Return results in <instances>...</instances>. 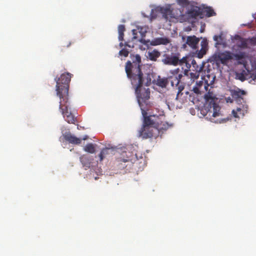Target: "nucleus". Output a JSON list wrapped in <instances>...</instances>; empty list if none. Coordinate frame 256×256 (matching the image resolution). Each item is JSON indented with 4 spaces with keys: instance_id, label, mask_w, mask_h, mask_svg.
Returning <instances> with one entry per match:
<instances>
[{
    "instance_id": "obj_35",
    "label": "nucleus",
    "mask_w": 256,
    "mask_h": 256,
    "mask_svg": "<svg viewBox=\"0 0 256 256\" xmlns=\"http://www.w3.org/2000/svg\"><path fill=\"white\" fill-rule=\"evenodd\" d=\"M118 32L120 33H124V32L125 31V26L123 24H120L118 26Z\"/></svg>"
},
{
    "instance_id": "obj_21",
    "label": "nucleus",
    "mask_w": 256,
    "mask_h": 256,
    "mask_svg": "<svg viewBox=\"0 0 256 256\" xmlns=\"http://www.w3.org/2000/svg\"><path fill=\"white\" fill-rule=\"evenodd\" d=\"M202 13L200 8L198 7L192 8L189 12V14L192 17L199 16Z\"/></svg>"
},
{
    "instance_id": "obj_39",
    "label": "nucleus",
    "mask_w": 256,
    "mask_h": 256,
    "mask_svg": "<svg viewBox=\"0 0 256 256\" xmlns=\"http://www.w3.org/2000/svg\"><path fill=\"white\" fill-rule=\"evenodd\" d=\"M70 44H71V42H69L68 44H66V46L68 47L70 46Z\"/></svg>"
},
{
    "instance_id": "obj_36",
    "label": "nucleus",
    "mask_w": 256,
    "mask_h": 256,
    "mask_svg": "<svg viewBox=\"0 0 256 256\" xmlns=\"http://www.w3.org/2000/svg\"><path fill=\"white\" fill-rule=\"evenodd\" d=\"M124 33L118 32V40L122 41L124 40Z\"/></svg>"
},
{
    "instance_id": "obj_42",
    "label": "nucleus",
    "mask_w": 256,
    "mask_h": 256,
    "mask_svg": "<svg viewBox=\"0 0 256 256\" xmlns=\"http://www.w3.org/2000/svg\"><path fill=\"white\" fill-rule=\"evenodd\" d=\"M126 46H128V47H130V45H128V44H126Z\"/></svg>"
},
{
    "instance_id": "obj_31",
    "label": "nucleus",
    "mask_w": 256,
    "mask_h": 256,
    "mask_svg": "<svg viewBox=\"0 0 256 256\" xmlns=\"http://www.w3.org/2000/svg\"><path fill=\"white\" fill-rule=\"evenodd\" d=\"M129 54V51L126 48H122L119 52V55L126 57Z\"/></svg>"
},
{
    "instance_id": "obj_5",
    "label": "nucleus",
    "mask_w": 256,
    "mask_h": 256,
    "mask_svg": "<svg viewBox=\"0 0 256 256\" xmlns=\"http://www.w3.org/2000/svg\"><path fill=\"white\" fill-rule=\"evenodd\" d=\"M59 109L60 110L65 120L69 124H74L76 118L70 112L68 111V98L66 100L60 99Z\"/></svg>"
},
{
    "instance_id": "obj_43",
    "label": "nucleus",
    "mask_w": 256,
    "mask_h": 256,
    "mask_svg": "<svg viewBox=\"0 0 256 256\" xmlns=\"http://www.w3.org/2000/svg\"><path fill=\"white\" fill-rule=\"evenodd\" d=\"M133 34H135V30H133Z\"/></svg>"
},
{
    "instance_id": "obj_20",
    "label": "nucleus",
    "mask_w": 256,
    "mask_h": 256,
    "mask_svg": "<svg viewBox=\"0 0 256 256\" xmlns=\"http://www.w3.org/2000/svg\"><path fill=\"white\" fill-rule=\"evenodd\" d=\"M160 56V52L157 50H154L152 51H149L148 53V58L152 61L156 62L158 58Z\"/></svg>"
},
{
    "instance_id": "obj_15",
    "label": "nucleus",
    "mask_w": 256,
    "mask_h": 256,
    "mask_svg": "<svg viewBox=\"0 0 256 256\" xmlns=\"http://www.w3.org/2000/svg\"><path fill=\"white\" fill-rule=\"evenodd\" d=\"M172 79V76H170L168 78H161L160 76H158L156 81V84L158 86L161 87L162 88H165L168 84L169 80Z\"/></svg>"
},
{
    "instance_id": "obj_9",
    "label": "nucleus",
    "mask_w": 256,
    "mask_h": 256,
    "mask_svg": "<svg viewBox=\"0 0 256 256\" xmlns=\"http://www.w3.org/2000/svg\"><path fill=\"white\" fill-rule=\"evenodd\" d=\"M235 44L234 46L242 50L248 48V44L246 38H242L241 36L236 34L232 39Z\"/></svg>"
},
{
    "instance_id": "obj_17",
    "label": "nucleus",
    "mask_w": 256,
    "mask_h": 256,
    "mask_svg": "<svg viewBox=\"0 0 256 256\" xmlns=\"http://www.w3.org/2000/svg\"><path fill=\"white\" fill-rule=\"evenodd\" d=\"M160 12L162 14V17L166 20H168L174 17L172 12L170 8H161Z\"/></svg>"
},
{
    "instance_id": "obj_33",
    "label": "nucleus",
    "mask_w": 256,
    "mask_h": 256,
    "mask_svg": "<svg viewBox=\"0 0 256 256\" xmlns=\"http://www.w3.org/2000/svg\"><path fill=\"white\" fill-rule=\"evenodd\" d=\"M177 2L180 5H186L188 4V0H177Z\"/></svg>"
},
{
    "instance_id": "obj_37",
    "label": "nucleus",
    "mask_w": 256,
    "mask_h": 256,
    "mask_svg": "<svg viewBox=\"0 0 256 256\" xmlns=\"http://www.w3.org/2000/svg\"><path fill=\"white\" fill-rule=\"evenodd\" d=\"M218 36H214V40H215V41H217V40H218Z\"/></svg>"
},
{
    "instance_id": "obj_8",
    "label": "nucleus",
    "mask_w": 256,
    "mask_h": 256,
    "mask_svg": "<svg viewBox=\"0 0 256 256\" xmlns=\"http://www.w3.org/2000/svg\"><path fill=\"white\" fill-rule=\"evenodd\" d=\"M178 54L166 53L162 54L161 61L165 65L176 66L178 61Z\"/></svg>"
},
{
    "instance_id": "obj_11",
    "label": "nucleus",
    "mask_w": 256,
    "mask_h": 256,
    "mask_svg": "<svg viewBox=\"0 0 256 256\" xmlns=\"http://www.w3.org/2000/svg\"><path fill=\"white\" fill-rule=\"evenodd\" d=\"M248 106L246 104H242L237 107L236 110H233L232 113L235 118L244 117L248 112Z\"/></svg>"
},
{
    "instance_id": "obj_23",
    "label": "nucleus",
    "mask_w": 256,
    "mask_h": 256,
    "mask_svg": "<svg viewBox=\"0 0 256 256\" xmlns=\"http://www.w3.org/2000/svg\"><path fill=\"white\" fill-rule=\"evenodd\" d=\"M192 68H194L193 70L200 72L204 68V65L198 66L196 61L193 60L192 62Z\"/></svg>"
},
{
    "instance_id": "obj_14",
    "label": "nucleus",
    "mask_w": 256,
    "mask_h": 256,
    "mask_svg": "<svg viewBox=\"0 0 256 256\" xmlns=\"http://www.w3.org/2000/svg\"><path fill=\"white\" fill-rule=\"evenodd\" d=\"M64 138L69 143L72 144H80L81 143V139L76 137L74 135L71 134L70 132H66L64 135Z\"/></svg>"
},
{
    "instance_id": "obj_16",
    "label": "nucleus",
    "mask_w": 256,
    "mask_h": 256,
    "mask_svg": "<svg viewBox=\"0 0 256 256\" xmlns=\"http://www.w3.org/2000/svg\"><path fill=\"white\" fill-rule=\"evenodd\" d=\"M170 40L166 37L156 38L153 40L152 44L154 46L160 44L166 45L170 42Z\"/></svg>"
},
{
    "instance_id": "obj_22",
    "label": "nucleus",
    "mask_w": 256,
    "mask_h": 256,
    "mask_svg": "<svg viewBox=\"0 0 256 256\" xmlns=\"http://www.w3.org/2000/svg\"><path fill=\"white\" fill-rule=\"evenodd\" d=\"M182 76V74H178L174 78V80H170L172 86H174V84L176 86H178V84H179ZM172 78H173V77H172Z\"/></svg>"
},
{
    "instance_id": "obj_26",
    "label": "nucleus",
    "mask_w": 256,
    "mask_h": 256,
    "mask_svg": "<svg viewBox=\"0 0 256 256\" xmlns=\"http://www.w3.org/2000/svg\"><path fill=\"white\" fill-rule=\"evenodd\" d=\"M204 12L206 14V15L208 17H210L216 15V12H214V10L210 7L206 8L205 9Z\"/></svg>"
},
{
    "instance_id": "obj_38",
    "label": "nucleus",
    "mask_w": 256,
    "mask_h": 256,
    "mask_svg": "<svg viewBox=\"0 0 256 256\" xmlns=\"http://www.w3.org/2000/svg\"><path fill=\"white\" fill-rule=\"evenodd\" d=\"M120 161L124 162H128V160H126V159H122V160H120Z\"/></svg>"
},
{
    "instance_id": "obj_40",
    "label": "nucleus",
    "mask_w": 256,
    "mask_h": 256,
    "mask_svg": "<svg viewBox=\"0 0 256 256\" xmlns=\"http://www.w3.org/2000/svg\"><path fill=\"white\" fill-rule=\"evenodd\" d=\"M240 92V94H245V92H244V90L241 91Z\"/></svg>"
},
{
    "instance_id": "obj_1",
    "label": "nucleus",
    "mask_w": 256,
    "mask_h": 256,
    "mask_svg": "<svg viewBox=\"0 0 256 256\" xmlns=\"http://www.w3.org/2000/svg\"><path fill=\"white\" fill-rule=\"evenodd\" d=\"M130 60L126 63L125 71L127 77L135 88L136 94L141 110L151 108L152 104L150 101V88H142L145 76L142 71V66L141 56L138 54H130Z\"/></svg>"
},
{
    "instance_id": "obj_2",
    "label": "nucleus",
    "mask_w": 256,
    "mask_h": 256,
    "mask_svg": "<svg viewBox=\"0 0 256 256\" xmlns=\"http://www.w3.org/2000/svg\"><path fill=\"white\" fill-rule=\"evenodd\" d=\"M210 86L209 84L206 81L200 80L197 82L196 85L193 87L192 91L196 94H201L205 92L208 91V93L204 94V98L206 100V116L209 118L212 122H221V121L215 120V118L221 116L220 112V107L218 104V98L214 94L213 92L210 91V88L208 90Z\"/></svg>"
},
{
    "instance_id": "obj_7",
    "label": "nucleus",
    "mask_w": 256,
    "mask_h": 256,
    "mask_svg": "<svg viewBox=\"0 0 256 256\" xmlns=\"http://www.w3.org/2000/svg\"><path fill=\"white\" fill-rule=\"evenodd\" d=\"M159 130L156 127H142L138 131V136L145 139L156 138L158 135Z\"/></svg>"
},
{
    "instance_id": "obj_10",
    "label": "nucleus",
    "mask_w": 256,
    "mask_h": 256,
    "mask_svg": "<svg viewBox=\"0 0 256 256\" xmlns=\"http://www.w3.org/2000/svg\"><path fill=\"white\" fill-rule=\"evenodd\" d=\"M247 73L246 72L244 74H241L240 76L239 79L242 81H244L246 80V77L248 78H251L250 82L253 84H256V67L252 68L251 70H247Z\"/></svg>"
},
{
    "instance_id": "obj_24",
    "label": "nucleus",
    "mask_w": 256,
    "mask_h": 256,
    "mask_svg": "<svg viewBox=\"0 0 256 256\" xmlns=\"http://www.w3.org/2000/svg\"><path fill=\"white\" fill-rule=\"evenodd\" d=\"M84 150L90 154H94L95 152V147L92 144H88L85 146Z\"/></svg>"
},
{
    "instance_id": "obj_18",
    "label": "nucleus",
    "mask_w": 256,
    "mask_h": 256,
    "mask_svg": "<svg viewBox=\"0 0 256 256\" xmlns=\"http://www.w3.org/2000/svg\"><path fill=\"white\" fill-rule=\"evenodd\" d=\"M114 149L112 148H103L98 155L100 161L102 162L103 160L110 154H113Z\"/></svg>"
},
{
    "instance_id": "obj_4",
    "label": "nucleus",
    "mask_w": 256,
    "mask_h": 256,
    "mask_svg": "<svg viewBox=\"0 0 256 256\" xmlns=\"http://www.w3.org/2000/svg\"><path fill=\"white\" fill-rule=\"evenodd\" d=\"M150 109L146 108L144 110H141L144 118L142 127H156L159 129H163L164 128L160 126L159 122L157 120L159 118L158 116L154 115L147 116V112Z\"/></svg>"
},
{
    "instance_id": "obj_19",
    "label": "nucleus",
    "mask_w": 256,
    "mask_h": 256,
    "mask_svg": "<svg viewBox=\"0 0 256 256\" xmlns=\"http://www.w3.org/2000/svg\"><path fill=\"white\" fill-rule=\"evenodd\" d=\"M246 57V53L245 52H240L238 54H233V58L238 61L239 64H244L246 62L245 58Z\"/></svg>"
},
{
    "instance_id": "obj_30",
    "label": "nucleus",
    "mask_w": 256,
    "mask_h": 256,
    "mask_svg": "<svg viewBox=\"0 0 256 256\" xmlns=\"http://www.w3.org/2000/svg\"><path fill=\"white\" fill-rule=\"evenodd\" d=\"M199 72L195 71L194 72H190L188 74L190 75V78L192 80H194L195 79L198 78L200 76Z\"/></svg>"
},
{
    "instance_id": "obj_41",
    "label": "nucleus",
    "mask_w": 256,
    "mask_h": 256,
    "mask_svg": "<svg viewBox=\"0 0 256 256\" xmlns=\"http://www.w3.org/2000/svg\"><path fill=\"white\" fill-rule=\"evenodd\" d=\"M86 138H87V136H86V137H84V138H83V140H86Z\"/></svg>"
},
{
    "instance_id": "obj_32",
    "label": "nucleus",
    "mask_w": 256,
    "mask_h": 256,
    "mask_svg": "<svg viewBox=\"0 0 256 256\" xmlns=\"http://www.w3.org/2000/svg\"><path fill=\"white\" fill-rule=\"evenodd\" d=\"M186 69L184 70V76H188V74H189V70L191 66L190 64L188 62V64L187 65H186Z\"/></svg>"
},
{
    "instance_id": "obj_6",
    "label": "nucleus",
    "mask_w": 256,
    "mask_h": 256,
    "mask_svg": "<svg viewBox=\"0 0 256 256\" xmlns=\"http://www.w3.org/2000/svg\"><path fill=\"white\" fill-rule=\"evenodd\" d=\"M212 58L218 64L227 65L229 61L233 59V54L230 51L219 52L214 54Z\"/></svg>"
},
{
    "instance_id": "obj_25",
    "label": "nucleus",
    "mask_w": 256,
    "mask_h": 256,
    "mask_svg": "<svg viewBox=\"0 0 256 256\" xmlns=\"http://www.w3.org/2000/svg\"><path fill=\"white\" fill-rule=\"evenodd\" d=\"M248 44V48H250L251 46H256V37L246 38Z\"/></svg>"
},
{
    "instance_id": "obj_13",
    "label": "nucleus",
    "mask_w": 256,
    "mask_h": 256,
    "mask_svg": "<svg viewBox=\"0 0 256 256\" xmlns=\"http://www.w3.org/2000/svg\"><path fill=\"white\" fill-rule=\"evenodd\" d=\"M199 42V38L195 36H188L186 38V44L194 50H196L198 48V44Z\"/></svg>"
},
{
    "instance_id": "obj_28",
    "label": "nucleus",
    "mask_w": 256,
    "mask_h": 256,
    "mask_svg": "<svg viewBox=\"0 0 256 256\" xmlns=\"http://www.w3.org/2000/svg\"><path fill=\"white\" fill-rule=\"evenodd\" d=\"M138 32L140 34L142 37L144 36L146 33L147 32L148 28L146 26L140 27L138 26Z\"/></svg>"
},
{
    "instance_id": "obj_3",
    "label": "nucleus",
    "mask_w": 256,
    "mask_h": 256,
    "mask_svg": "<svg viewBox=\"0 0 256 256\" xmlns=\"http://www.w3.org/2000/svg\"><path fill=\"white\" fill-rule=\"evenodd\" d=\"M72 74L69 72L62 74L56 81V95L60 99L66 100L68 98L69 84L70 82Z\"/></svg>"
},
{
    "instance_id": "obj_12",
    "label": "nucleus",
    "mask_w": 256,
    "mask_h": 256,
    "mask_svg": "<svg viewBox=\"0 0 256 256\" xmlns=\"http://www.w3.org/2000/svg\"><path fill=\"white\" fill-rule=\"evenodd\" d=\"M201 48L196 50V57L202 58L208 50V42L206 38H204L200 42Z\"/></svg>"
},
{
    "instance_id": "obj_44",
    "label": "nucleus",
    "mask_w": 256,
    "mask_h": 256,
    "mask_svg": "<svg viewBox=\"0 0 256 256\" xmlns=\"http://www.w3.org/2000/svg\"><path fill=\"white\" fill-rule=\"evenodd\" d=\"M120 46H122V42H120Z\"/></svg>"
},
{
    "instance_id": "obj_34",
    "label": "nucleus",
    "mask_w": 256,
    "mask_h": 256,
    "mask_svg": "<svg viewBox=\"0 0 256 256\" xmlns=\"http://www.w3.org/2000/svg\"><path fill=\"white\" fill-rule=\"evenodd\" d=\"M176 86L178 88V92L176 97V99H178L179 94L182 91L184 88V86H179L178 84Z\"/></svg>"
},
{
    "instance_id": "obj_45",
    "label": "nucleus",
    "mask_w": 256,
    "mask_h": 256,
    "mask_svg": "<svg viewBox=\"0 0 256 256\" xmlns=\"http://www.w3.org/2000/svg\"><path fill=\"white\" fill-rule=\"evenodd\" d=\"M133 38H136V36H134Z\"/></svg>"
},
{
    "instance_id": "obj_27",
    "label": "nucleus",
    "mask_w": 256,
    "mask_h": 256,
    "mask_svg": "<svg viewBox=\"0 0 256 256\" xmlns=\"http://www.w3.org/2000/svg\"><path fill=\"white\" fill-rule=\"evenodd\" d=\"M80 160L84 166H87V164H90L88 156L85 155L82 156L80 158Z\"/></svg>"
},
{
    "instance_id": "obj_29",
    "label": "nucleus",
    "mask_w": 256,
    "mask_h": 256,
    "mask_svg": "<svg viewBox=\"0 0 256 256\" xmlns=\"http://www.w3.org/2000/svg\"><path fill=\"white\" fill-rule=\"evenodd\" d=\"M178 62L177 64L178 65L180 66H183L184 64L187 65L188 64V62H187V58L186 57H184L182 59H180L179 57L178 56Z\"/></svg>"
}]
</instances>
